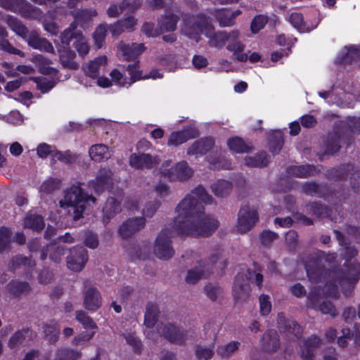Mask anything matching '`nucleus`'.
<instances>
[{
    "instance_id": "1",
    "label": "nucleus",
    "mask_w": 360,
    "mask_h": 360,
    "mask_svg": "<svg viewBox=\"0 0 360 360\" xmlns=\"http://www.w3.org/2000/svg\"><path fill=\"white\" fill-rule=\"evenodd\" d=\"M214 202L213 198L201 186L195 188L177 205L176 217L170 225L181 235L207 236L218 227V221L204 212L203 206Z\"/></svg>"
},
{
    "instance_id": "2",
    "label": "nucleus",
    "mask_w": 360,
    "mask_h": 360,
    "mask_svg": "<svg viewBox=\"0 0 360 360\" xmlns=\"http://www.w3.org/2000/svg\"><path fill=\"white\" fill-rule=\"evenodd\" d=\"M336 259V254L319 252L315 257L304 262L309 280L311 283H324L323 292L329 296H336L338 285L333 283L334 277L338 276L337 271L326 270L322 267L323 262L333 263Z\"/></svg>"
},
{
    "instance_id": "3",
    "label": "nucleus",
    "mask_w": 360,
    "mask_h": 360,
    "mask_svg": "<svg viewBox=\"0 0 360 360\" xmlns=\"http://www.w3.org/2000/svg\"><path fill=\"white\" fill-rule=\"evenodd\" d=\"M75 20L70 25V26L60 33L61 43L65 45L63 49H60V60L64 67L76 69L77 64L73 61L75 57L74 51L70 49L69 45L70 41L75 39L77 41L82 34V32L77 29L78 22L80 20H89L97 15V12L94 9L82 10L74 14Z\"/></svg>"
},
{
    "instance_id": "4",
    "label": "nucleus",
    "mask_w": 360,
    "mask_h": 360,
    "mask_svg": "<svg viewBox=\"0 0 360 360\" xmlns=\"http://www.w3.org/2000/svg\"><path fill=\"white\" fill-rule=\"evenodd\" d=\"M96 200L95 197L83 193L79 185H74L66 191L63 200L59 203L61 207H71L74 219L77 220L82 217L86 207L94 204Z\"/></svg>"
},
{
    "instance_id": "5",
    "label": "nucleus",
    "mask_w": 360,
    "mask_h": 360,
    "mask_svg": "<svg viewBox=\"0 0 360 360\" xmlns=\"http://www.w3.org/2000/svg\"><path fill=\"white\" fill-rule=\"evenodd\" d=\"M250 281H255L257 285L260 286L263 276L250 269L246 270L245 272L238 273L233 285V296L236 302H243L248 298L250 291Z\"/></svg>"
},
{
    "instance_id": "6",
    "label": "nucleus",
    "mask_w": 360,
    "mask_h": 360,
    "mask_svg": "<svg viewBox=\"0 0 360 360\" xmlns=\"http://www.w3.org/2000/svg\"><path fill=\"white\" fill-rule=\"evenodd\" d=\"M176 234L180 233L171 225L159 233L153 247V252L158 258L168 260L174 256V250L172 245L171 238Z\"/></svg>"
},
{
    "instance_id": "7",
    "label": "nucleus",
    "mask_w": 360,
    "mask_h": 360,
    "mask_svg": "<svg viewBox=\"0 0 360 360\" xmlns=\"http://www.w3.org/2000/svg\"><path fill=\"white\" fill-rule=\"evenodd\" d=\"M158 336L162 334L169 342L177 345H184L194 339V333L189 330H183L173 323H165L158 325Z\"/></svg>"
},
{
    "instance_id": "8",
    "label": "nucleus",
    "mask_w": 360,
    "mask_h": 360,
    "mask_svg": "<svg viewBox=\"0 0 360 360\" xmlns=\"http://www.w3.org/2000/svg\"><path fill=\"white\" fill-rule=\"evenodd\" d=\"M158 336L162 334L169 342L177 345H184L194 339V333L189 330H183L173 323H165L158 325Z\"/></svg>"
},
{
    "instance_id": "9",
    "label": "nucleus",
    "mask_w": 360,
    "mask_h": 360,
    "mask_svg": "<svg viewBox=\"0 0 360 360\" xmlns=\"http://www.w3.org/2000/svg\"><path fill=\"white\" fill-rule=\"evenodd\" d=\"M338 272V276L334 277L333 283L340 287L345 295L349 296L354 288L355 283L360 276V264L354 263L347 267V272Z\"/></svg>"
},
{
    "instance_id": "10",
    "label": "nucleus",
    "mask_w": 360,
    "mask_h": 360,
    "mask_svg": "<svg viewBox=\"0 0 360 360\" xmlns=\"http://www.w3.org/2000/svg\"><path fill=\"white\" fill-rule=\"evenodd\" d=\"M209 22L208 18L202 14L187 16L184 20L181 32L188 38L198 41L200 34H204V32Z\"/></svg>"
},
{
    "instance_id": "11",
    "label": "nucleus",
    "mask_w": 360,
    "mask_h": 360,
    "mask_svg": "<svg viewBox=\"0 0 360 360\" xmlns=\"http://www.w3.org/2000/svg\"><path fill=\"white\" fill-rule=\"evenodd\" d=\"M171 160L164 162L160 167V173L170 179L186 180L192 176L193 172L185 161L177 163L174 167L168 168Z\"/></svg>"
},
{
    "instance_id": "12",
    "label": "nucleus",
    "mask_w": 360,
    "mask_h": 360,
    "mask_svg": "<svg viewBox=\"0 0 360 360\" xmlns=\"http://www.w3.org/2000/svg\"><path fill=\"white\" fill-rule=\"evenodd\" d=\"M258 214L255 210L248 206L243 207L238 214L237 231L241 233L251 230L258 221Z\"/></svg>"
},
{
    "instance_id": "13",
    "label": "nucleus",
    "mask_w": 360,
    "mask_h": 360,
    "mask_svg": "<svg viewBox=\"0 0 360 360\" xmlns=\"http://www.w3.org/2000/svg\"><path fill=\"white\" fill-rule=\"evenodd\" d=\"M240 33L238 30H232L227 32L226 42V49L233 53L234 58L240 62H245L248 60L247 53H243L245 45L239 40Z\"/></svg>"
},
{
    "instance_id": "14",
    "label": "nucleus",
    "mask_w": 360,
    "mask_h": 360,
    "mask_svg": "<svg viewBox=\"0 0 360 360\" xmlns=\"http://www.w3.org/2000/svg\"><path fill=\"white\" fill-rule=\"evenodd\" d=\"M159 314L160 311L157 305L154 304L147 305L144 318V325L146 326L144 333L148 339L153 341L158 339V333L155 331L154 326L157 323Z\"/></svg>"
},
{
    "instance_id": "15",
    "label": "nucleus",
    "mask_w": 360,
    "mask_h": 360,
    "mask_svg": "<svg viewBox=\"0 0 360 360\" xmlns=\"http://www.w3.org/2000/svg\"><path fill=\"white\" fill-rule=\"evenodd\" d=\"M88 261V252L83 247H75L70 250L67 257V266L74 271H82Z\"/></svg>"
},
{
    "instance_id": "16",
    "label": "nucleus",
    "mask_w": 360,
    "mask_h": 360,
    "mask_svg": "<svg viewBox=\"0 0 360 360\" xmlns=\"http://www.w3.org/2000/svg\"><path fill=\"white\" fill-rule=\"evenodd\" d=\"M321 285L314 287L308 297L309 306L316 309L320 310L323 314H329L335 317L338 313L333 304L330 302H321L320 288Z\"/></svg>"
},
{
    "instance_id": "17",
    "label": "nucleus",
    "mask_w": 360,
    "mask_h": 360,
    "mask_svg": "<svg viewBox=\"0 0 360 360\" xmlns=\"http://www.w3.org/2000/svg\"><path fill=\"white\" fill-rule=\"evenodd\" d=\"M335 63L341 65L356 63L360 66V46L356 45L345 46L338 53Z\"/></svg>"
},
{
    "instance_id": "18",
    "label": "nucleus",
    "mask_w": 360,
    "mask_h": 360,
    "mask_svg": "<svg viewBox=\"0 0 360 360\" xmlns=\"http://www.w3.org/2000/svg\"><path fill=\"white\" fill-rule=\"evenodd\" d=\"M83 304L87 310L93 311H96L101 307L102 297L97 288L85 284Z\"/></svg>"
},
{
    "instance_id": "19",
    "label": "nucleus",
    "mask_w": 360,
    "mask_h": 360,
    "mask_svg": "<svg viewBox=\"0 0 360 360\" xmlns=\"http://www.w3.org/2000/svg\"><path fill=\"white\" fill-rule=\"evenodd\" d=\"M29 46L35 49L46 51L48 53H54V48L51 42L46 39L39 37L36 30L27 31L25 37H22Z\"/></svg>"
},
{
    "instance_id": "20",
    "label": "nucleus",
    "mask_w": 360,
    "mask_h": 360,
    "mask_svg": "<svg viewBox=\"0 0 360 360\" xmlns=\"http://www.w3.org/2000/svg\"><path fill=\"white\" fill-rule=\"evenodd\" d=\"M129 165L136 169H150L158 163L155 157L150 154L133 153L130 155L129 160Z\"/></svg>"
},
{
    "instance_id": "21",
    "label": "nucleus",
    "mask_w": 360,
    "mask_h": 360,
    "mask_svg": "<svg viewBox=\"0 0 360 360\" xmlns=\"http://www.w3.org/2000/svg\"><path fill=\"white\" fill-rule=\"evenodd\" d=\"M146 221L143 217L130 218L124 221L119 229V233L123 238L130 237L145 226Z\"/></svg>"
},
{
    "instance_id": "22",
    "label": "nucleus",
    "mask_w": 360,
    "mask_h": 360,
    "mask_svg": "<svg viewBox=\"0 0 360 360\" xmlns=\"http://www.w3.org/2000/svg\"><path fill=\"white\" fill-rule=\"evenodd\" d=\"M198 135L197 130L191 127L184 129L182 131H173L168 137L167 146H177L191 139L195 138Z\"/></svg>"
},
{
    "instance_id": "23",
    "label": "nucleus",
    "mask_w": 360,
    "mask_h": 360,
    "mask_svg": "<svg viewBox=\"0 0 360 360\" xmlns=\"http://www.w3.org/2000/svg\"><path fill=\"white\" fill-rule=\"evenodd\" d=\"M117 49L126 60H133L144 52L146 47L143 44H126L121 41L118 44Z\"/></svg>"
},
{
    "instance_id": "24",
    "label": "nucleus",
    "mask_w": 360,
    "mask_h": 360,
    "mask_svg": "<svg viewBox=\"0 0 360 360\" xmlns=\"http://www.w3.org/2000/svg\"><path fill=\"white\" fill-rule=\"evenodd\" d=\"M112 174L110 169L106 168L101 169L96 179L89 183V186L93 188L98 194L102 193L105 186L109 184Z\"/></svg>"
},
{
    "instance_id": "25",
    "label": "nucleus",
    "mask_w": 360,
    "mask_h": 360,
    "mask_svg": "<svg viewBox=\"0 0 360 360\" xmlns=\"http://www.w3.org/2000/svg\"><path fill=\"white\" fill-rule=\"evenodd\" d=\"M277 323L282 332L293 335L296 338H298L302 333L301 327L294 320L286 319L283 313L278 314Z\"/></svg>"
},
{
    "instance_id": "26",
    "label": "nucleus",
    "mask_w": 360,
    "mask_h": 360,
    "mask_svg": "<svg viewBox=\"0 0 360 360\" xmlns=\"http://www.w3.org/2000/svg\"><path fill=\"white\" fill-rule=\"evenodd\" d=\"M204 35L209 39V46L215 48H221L226 43V39H227L226 32H216L214 26L210 22L204 32Z\"/></svg>"
},
{
    "instance_id": "27",
    "label": "nucleus",
    "mask_w": 360,
    "mask_h": 360,
    "mask_svg": "<svg viewBox=\"0 0 360 360\" xmlns=\"http://www.w3.org/2000/svg\"><path fill=\"white\" fill-rule=\"evenodd\" d=\"M106 63L107 57L105 56H99L84 64L83 65V70L86 76L91 78H97L100 71L105 67Z\"/></svg>"
},
{
    "instance_id": "28",
    "label": "nucleus",
    "mask_w": 360,
    "mask_h": 360,
    "mask_svg": "<svg viewBox=\"0 0 360 360\" xmlns=\"http://www.w3.org/2000/svg\"><path fill=\"white\" fill-rule=\"evenodd\" d=\"M141 4L140 0H124L120 5H111L107 10V14L110 18H117L125 8H129V11H134Z\"/></svg>"
},
{
    "instance_id": "29",
    "label": "nucleus",
    "mask_w": 360,
    "mask_h": 360,
    "mask_svg": "<svg viewBox=\"0 0 360 360\" xmlns=\"http://www.w3.org/2000/svg\"><path fill=\"white\" fill-rule=\"evenodd\" d=\"M260 342L262 349L268 352L276 351L280 346L277 332L274 330L266 331L263 335Z\"/></svg>"
},
{
    "instance_id": "30",
    "label": "nucleus",
    "mask_w": 360,
    "mask_h": 360,
    "mask_svg": "<svg viewBox=\"0 0 360 360\" xmlns=\"http://www.w3.org/2000/svg\"><path fill=\"white\" fill-rule=\"evenodd\" d=\"M320 339L316 336H312L304 340L300 345L301 356L304 360H312L315 348L319 345Z\"/></svg>"
},
{
    "instance_id": "31",
    "label": "nucleus",
    "mask_w": 360,
    "mask_h": 360,
    "mask_svg": "<svg viewBox=\"0 0 360 360\" xmlns=\"http://www.w3.org/2000/svg\"><path fill=\"white\" fill-rule=\"evenodd\" d=\"M8 292L14 297H20L30 293L32 288L29 283L19 280H13L7 285Z\"/></svg>"
},
{
    "instance_id": "32",
    "label": "nucleus",
    "mask_w": 360,
    "mask_h": 360,
    "mask_svg": "<svg viewBox=\"0 0 360 360\" xmlns=\"http://www.w3.org/2000/svg\"><path fill=\"white\" fill-rule=\"evenodd\" d=\"M214 145V141L211 138H206L195 141L188 149V154H203L210 150Z\"/></svg>"
},
{
    "instance_id": "33",
    "label": "nucleus",
    "mask_w": 360,
    "mask_h": 360,
    "mask_svg": "<svg viewBox=\"0 0 360 360\" xmlns=\"http://www.w3.org/2000/svg\"><path fill=\"white\" fill-rule=\"evenodd\" d=\"M210 268L209 265H204L203 266L200 264L198 266L195 267L188 271L186 281L189 284H195L200 279L206 278L210 272Z\"/></svg>"
},
{
    "instance_id": "34",
    "label": "nucleus",
    "mask_w": 360,
    "mask_h": 360,
    "mask_svg": "<svg viewBox=\"0 0 360 360\" xmlns=\"http://www.w3.org/2000/svg\"><path fill=\"white\" fill-rule=\"evenodd\" d=\"M91 158L96 162L108 160L111 156V153L107 146L104 144H96L92 146L89 150Z\"/></svg>"
},
{
    "instance_id": "35",
    "label": "nucleus",
    "mask_w": 360,
    "mask_h": 360,
    "mask_svg": "<svg viewBox=\"0 0 360 360\" xmlns=\"http://www.w3.org/2000/svg\"><path fill=\"white\" fill-rule=\"evenodd\" d=\"M120 210V203L117 200L114 198H108L103 208L104 222L108 223Z\"/></svg>"
},
{
    "instance_id": "36",
    "label": "nucleus",
    "mask_w": 360,
    "mask_h": 360,
    "mask_svg": "<svg viewBox=\"0 0 360 360\" xmlns=\"http://www.w3.org/2000/svg\"><path fill=\"white\" fill-rule=\"evenodd\" d=\"M65 247L63 245H49L46 248V252L41 251V259L44 260L47 257V253L49 254V258L56 263H59L62 260V257L64 255Z\"/></svg>"
},
{
    "instance_id": "37",
    "label": "nucleus",
    "mask_w": 360,
    "mask_h": 360,
    "mask_svg": "<svg viewBox=\"0 0 360 360\" xmlns=\"http://www.w3.org/2000/svg\"><path fill=\"white\" fill-rule=\"evenodd\" d=\"M232 184L224 179H219L211 185L212 193L217 197H225L232 191Z\"/></svg>"
},
{
    "instance_id": "38",
    "label": "nucleus",
    "mask_w": 360,
    "mask_h": 360,
    "mask_svg": "<svg viewBox=\"0 0 360 360\" xmlns=\"http://www.w3.org/2000/svg\"><path fill=\"white\" fill-rule=\"evenodd\" d=\"M177 22V15L167 13L164 17L159 20V28L161 32H172L176 29Z\"/></svg>"
},
{
    "instance_id": "39",
    "label": "nucleus",
    "mask_w": 360,
    "mask_h": 360,
    "mask_svg": "<svg viewBox=\"0 0 360 360\" xmlns=\"http://www.w3.org/2000/svg\"><path fill=\"white\" fill-rule=\"evenodd\" d=\"M288 21L300 32H307L314 28V27H309L304 21L303 16L300 13H292L288 17Z\"/></svg>"
},
{
    "instance_id": "40",
    "label": "nucleus",
    "mask_w": 360,
    "mask_h": 360,
    "mask_svg": "<svg viewBox=\"0 0 360 360\" xmlns=\"http://www.w3.org/2000/svg\"><path fill=\"white\" fill-rule=\"evenodd\" d=\"M316 169L311 165L292 166L288 168L289 176L295 177H308L314 174Z\"/></svg>"
},
{
    "instance_id": "41",
    "label": "nucleus",
    "mask_w": 360,
    "mask_h": 360,
    "mask_svg": "<svg viewBox=\"0 0 360 360\" xmlns=\"http://www.w3.org/2000/svg\"><path fill=\"white\" fill-rule=\"evenodd\" d=\"M227 145L231 150L238 153H248L252 150V146L245 143L244 141L239 137L229 139Z\"/></svg>"
},
{
    "instance_id": "42",
    "label": "nucleus",
    "mask_w": 360,
    "mask_h": 360,
    "mask_svg": "<svg viewBox=\"0 0 360 360\" xmlns=\"http://www.w3.org/2000/svg\"><path fill=\"white\" fill-rule=\"evenodd\" d=\"M6 22L11 30L14 32L17 35L25 37L27 28L15 17L8 15Z\"/></svg>"
},
{
    "instance_id": "43",
    "label": "nucleus",
    "mask_w": 360,
    "mask_h": 360,
    "mask_svg": "<svg viewBox=\"0 0 360 360\" xmlns=\"http://www.w3.org/2000/svg\"><path fill=\"white\" fill-rule=\"evenodd\" d=\"M269 162V157L266 153H260L253 157L245 158V163L248 167H264Z\"/></svg>"
},
{
    "instance_id": "44",
    "label": "nucleus",
    "mask_w": 360,
    "mask_h": 360,
    "mask_svg": "<svg viewBox=\"0 0 360 360\" xmlns=\"http://www.w3.org/2000/svg\"><path fill=\"white\" fill-rule=\"evenodd\" d=\"M31 335L28 328H23L16 331L9 339L8 346L13 349L21 345L25 338Z\"/></svg>"
},
{
    "instance_id": "45",
    "label": "nucleus",
    "mask_w": 360,
    "mask_h": 360,
    "mask_svg": "<svg viewBox=\"0 0 360 360\" xmlns=\"http://www.w3.org/2000/svg\"><path fill=\"white\" fill-rule=\"evenodd\" d=\"M32 60L44 75H51L56 72V70L50 66L51 61L41 55L34 56Z\"/></svg>"
},
{
    "instance_id": "46",
    "label": "nucleus",
    "mask_w": 360,
    "mask_h": 360,
    "mask_svg": "<svg viewBox=\"0 0 360 360\" xmlns=\"http://www.w3.org/2000/svg\"><path fill=\"white\" fill-rule=\"evenodd\" d=\"M36 264L34 260L31 258H28L24 256H17L12 259V260L9 262L8 267L11 270H15L16 268H18L21 266H23L27 268L33 269L35 266Z\"/></svg>"
},
{
    "instance_id": "47",
    "label": "nucleus",
    "mask_w": 360,
    "mask_h": 360,
    "mask_svg": "<svg viewBox=\"0 0 360 360\" xmlns=\"http://www.w3.org/2000/svg\"><path fill=\"white\" fill-rule=\"evenodd\" d=\"M24 226L35 231L41 230L44 227V222L42 217L37 214H30L25 217Z\"/></svg>"
},
{
    "instance_id": "48",
    "label": "nucleus",
    "mask_w": 360,
    "mask_h": 360,
    "mask_svg": "<svg viewBox=\"0 0 360 360\" xmlns=\"http://www.w3.org/2000/svg\"><path fill=\"white\" fill-rule=\"evenodd\" d=\"M82 354L79 352L69 348H60L56 351L55 360H78Z\"/></svg>"
},
{
    "instance_id": "49",
    "label": "nucleus",
    "mask_w": 360,
    "mask_h": 360,
    "mask_svg": "<svg viewBox=\"0 0 360 360\" xmlns=\"http://www.w3.org/2000/svg\"><path fill=\"white\" fill-rule=\"evenodd\" d=\"M240 346L238 341H231L217 348V352L221 357H229L238 351Z\"/></svg>"
},
{
    "instance_id": "50",
    "label": "nucleus",
    "mask_w": 360,
    "mask_h": 360,
    "mask_svg": "<svg viewBox=\"0 0 360 360\" xmlns=\"http://www.w3.org/2000/svg\"><path fill=\"white\" fill-rule=\"evenodd\" d=\"M19 13L27 19L34 20L40 18L42 12L39 8L31 5L25 0V5L22 6Z\"/></svg>"
},
{
    "instance_id": "51",
    "label": "nucleus",
    "mask_w": 360,
    "mask_h": 360,
    "mask_svg": "<svg viewBox=\"0 0 360 360\" xmlns=\"http://www.w3.org/2000/svg\"><path fill=\"white\" fill-rule=\"evenodd\" d=\"M43 329L45 337L50 343L57 342L59 336V329L57 328L55 323L51 322L44 324Z\"/></svg>"
},
{
    "instance_id": "52",
    "label": "nucleus",
    "mask_w": 360,
    "mask_h": 360,
    "mask_svg": "<svg viewBox=\"0 0 360 360\" xmlns=\"http://www.w3.org/2000/svg\"><path fill=\"white\" fill-rule=\"evenodd\" d=\"M25 5V0H0L1 7L17 13L22 11Z\"/></svg>"
},
{
    "instance_id": "53",
    "label": "nucleus",
    "mask_w": 360,
    "mask_h": 360,
    "mask_svg": "<svg viewBox=\"0 0 360 360\" xmlns=\"http://www.w3.org/2000/svg\"><path fill=\"white\" fill-rule=\"evenodd\" d=\"M11 243V231L5 226L0 228V253L9 249Z\"/></svg>"
},
{
    "instance_id": "54",
    "label": "nucleus",
    "mask_w": 360,
    "mask_h": 360,
    "mask_svg": "<svg viewBox=\"0 0 360 360\" xmlns=\"http://www.w3.org/2000/svg\"><path fill=\"white\" fill-rule=\"evenodd\" d=\"M270 150L273 153H278L283 143V134L280 131H274L270 136Z\"/></svg>"
},
{
    "instance_id": "55",
    "label": "nucleus",
    "mask_w": 360,
    "mask_h": 360,
    "mask_svg": "<svg viewBox=\"0 0 360 360\" xmlns=\"http://www.w3.org/2000/svg\"><path fill=\"white\" fill-rule=\"evenodd\" d=\"M76 319L86 330L96 329L97 328V326L93 321V319L91 317H89L85 311L82 310L77 311L76 312Z\"/></svg>"
},
{
    "instance_id": "56",
    "label": "nucleus",
    "mask_w": 360,
    "mask_h": 360,
    "mask_svg": "<svg viewBox=\"0 0 360 360\" xmlns=\"http://www.w3.org/2000/svg\"><path fill=\"white\" fill-rule=\"evenodd\" d=\"M107 29V24H101L96 27L95 32H94L93 37L98 49H100L103 46L105 39Z\"/></svg>"
},
{
    "instance_id": "57",
    "label": "nucleus",
    "mask_w": 360,
    "mask_h": 360,
    "mask_svg": "<svg viewBox=\"0 0 360 360\" xmlns=\"http://www.w3.org/2000/svg\"><path fill=\"white\" fill-rule=\"evenodd\" d=\"M60 184V180L56 178H50L44 181L40 186V191L45 193H51L58 189Z\"/></svg>"
},
{
    "instance_id": "58",
    "label": "nucleus",
    "mask_w": 360,
    "mask_h": 360,
    "mask_svg": "<svg viewBox=\"0 0 360 360\" xmlns=\"http://www.w3.org/2000/svg\"><path fill=\"white\" fill-rule=\"evenodd\" d=\"M217 18L221 27H229L234 24V19L231 15V11L227 10H221L217 11Z\"/></svg>"
},
{
    "instance_id": "59",
    "label": "nucleus",
    "mask_w": 360,
    "mask_h": 360,
    "mask_svg": "<svg viewBox=\"0 0 360 360\" xmlns=\"http://www.w3.org/2000/svg\"><path fill=\"white\" fill-rule=\"evenodd\" d=\"M110 77L112 78V81L116 84L122 87H129V82L128 81V77L124 76L123 73L119 71L117 69L113 70L110 72Z\"/></svg>"
},
{
    "instance_id": "60",
    "label": "nucleus",
    "mask_w": 360,
    "mask_h": 360,
    "mask_svg": "<svg viewBox=\"0 0 360 360\" xmlns=\"http://www.w3.org/2000/svg\"><path fill=\"white\" fill-rule=\"evenodd\" d=\"M83 242L86 247L96 249L99 244L98 235L92 231H86L84 233Z\"/></svg>"
},
{
    "instance_id": "61",
    "label": "nucleus",
    "mask_w": 360,
    "mask_h": 360,
    "mask_svg": "<svg viewBox=\"0 0 360 360\" xmlns=\"http://www.w3.org/2000/svg\"><path fill=\"white\" fill-rule=\"evenodd\" d=\"M56 150L54 146L43 143L37 146V153L39 158H46L49 155L53 157Z\"/></svg>"
},
{
    "instance_id": "62",
    "label": "nucleus",
    "mask_w": 360,
    "mask_h": 360,
    "mask_svg": "<svg viewBox=\"0 0 360 360\" xmlns=\"http://www.w3.org/2000/svg\"><path fill=\"white\" fill-rule=\"evenodd\" d=\"M259 311L262 316L268 315L271 311L270 297L266 295H261L259 297Z\"/></svg>"
},
{
    "instance_id": "63",
    "label": "nucleus",
    "mask_w": 360,
    "mask_h": 360,
    "mask_svg": "<svg viewBox=\"0 0 360 360\" xmlns=\"http://www.w3.org/2000/svg\"><path fill=\"white\" fill-rule=\"evenodd\" d=\"M73 46L82 56H86L89 51V46L83 35L74 42Z\"/></svg>"
},
{
    "instance_id": "64",
    "label": "nucleus",
    "mask_w": 360,
    "mask_h": 360,
    "mask_svg": "<svg viewBox=\"0 0 360 360\" xmlns=\"http://www.w3.org/2000/svg\"><path fill=\"white\" fill-rule=\"evenodd\" d=\"M268 21V17L264 15H258L254 18L251 23V30L257 33L262 30Z\"/></svg>"
}]
</instances>
